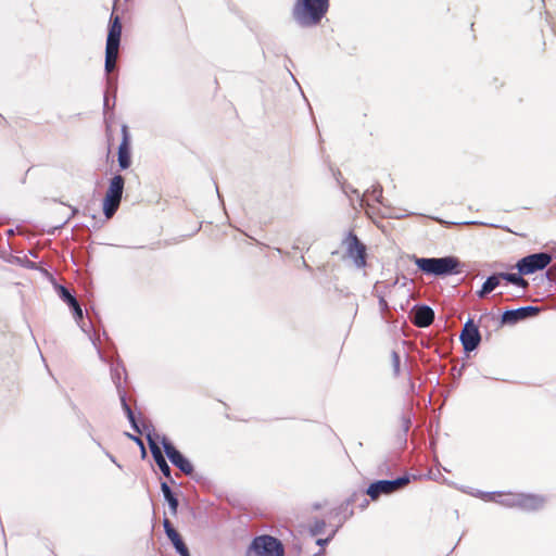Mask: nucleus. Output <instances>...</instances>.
Returning a JSON list of instances; mask_svg holds the SVG:
<instances>
[{
    "instance_id": "nucleus-4",
    "label": "nucleus",
    "mask_w": 556,
    "mask_h": 556,
    "mask_svg": "<svg viewBox=\"0 0 556 556\" xmlns=\"http://www.w3.org/2000/svg\"><path fill=\"white\" fill-rule=\"evenodd\" d=\"M124 190V179L121 175L114 176L108 188L105 198L103 200V212L104 215L110 218L113 216L122 200Z\"/></svg>"
},
{
    "instance_id": "nucleus-3",
    "label": "nucleus",
    "mask_w": 556,
    "mask_h": 556,
    "mask_svg": "<svg viewBox=\"0 0 556 556\" xmlns=\"http://www.w3.org/2000/svg\"><path fill=\"white\" fill-rule=\"evenodd\" d=\"M491 498L505 506H520L523 509H536L543 503V500L535 495H517L511 493H493Z\"/></svg>"
},
{
    "instance_id": "nucleus-25",
    "label": "nucleus",
    "mask_w": 556,
    "mask_h": 556,
    "mask_svg": "<svg viewBox=\"0 0 556 556\" xmlns=\"http://www.w3.org/2000/svg\"><path fill=\"white\" fill-rule=\"evenodd\" d=\"M71 307H72V309L74 312L75 317L80 319L83 317V311L80 308L79 303L77 302L76 305H73Z\"/></svg>"
},
{
    "instance_id": "nucleus-6",
    "label": "nucleus",
    "mask_w": 556,
    "mask_h": 556,
    "mask_svg": "<svg viewBox=\"0 0 556 556\" xmlns=\"http://www.w3.org/2000/svg\"><path fill=\"white\" fill-rule=\"evenodd\" d=\"M552 262L548 253H535L522 257L518 261L516 267L521 275H531L538 270L544 269Z\"/></svg>"
},
{
    "instance_id": "nucleus-13",
    "label": "nucleus",
    "mask_w": 556,
    "mask_h": 556,
    "mask_svg": "<svg viewBox=\"0 0 556 556\" xmlns=\"http://www.w3.org/2000/svg\"><path fill=\"white\" fill-rule=\"evenodd\" d=\"M149 446H150V451L152 453V456L156 463V465L159 466L160 470L162 471V473L169 478L170 476V468L168 466V464L166 463L162 452H161V448L159 447V445L149 437Z\"/></svg>"
},
{
    "instance_id": "nucleus-22",
    "label": "nucleus",
    "mask_w": 556,
    "mask_h": 556,
    "mask_svg": "<svg viewBox=\"0 0 556 556\" xmlns=\"http://www.w3.org/2000/svg\"><path fill=\"white\" fill-rule=\"evenodd\" d=\"M173 545L180 556H190L189 551L185 543L182 542L181 538H179L178 541H175Z\"/></svg>"
},
{
    "instance_id": "nucleus-2",
    "label": "nucleus",
    "mask_w": 556,
    "mask_h": 556,
    "mask_svg": "<svg viewBox=\"0 0 556 556\" xmlns=\"http://www.w3.org/2000/svg\"><path fill=\"white\" fill-rule=\"evenodd\" d=\"M415 265L427 275L446 276L460 273L459 261L455 256L445 257H416Z\"/></svg>"
},
{
    "instance_id": "nucleus-17",
    "label": "nucleus",
    "mask_w": 556,
    "mask_h": 556,
    "mask_svg": "<svg viewBox=\"0 0 556 556\" xmlns=\"http://www.w3.org/2000/svg\"><path fill=\"white\" fill-rule=\"evenodd\" d=\"M501 274L498 276L496 275H493V276H490L485 281L484 283L482 285V288L481 290L478 292V295L480 298H483L486 293L493 291L498 285H500V279H501Z\"/></svg>"
},
{
    "instance_id": "nucleus-18",
    "label": "nucleus",
    "mask_w": 556,
    "mask_h": 556,
    "mask_svg": "<svg viewBox=\"0 0 556 556\" xmlns=\"http://www.w3.org/2000/svg\"><path fill=\"white\" fill-rule=\"evenodd\" d=\"M118 55V48L106 47L105 48V71L112 72L115 67V63Z\"/></svg>"
},
{
    "instance_id": "nucleus-15",
    "label": "nucleus",
    "mask_w": 556,
    "mask_h": 556,
    "mask_svg": "<svg viewBox=\"0 0 556 556\" xmlns=\"http://www.w3.org/2000/svg\"><path fill=\"white\" fill-rule=\"evenodd\" d=\"M122 34V24L118 16L112 20V24L109 29L106 47L118 48Z\"/></svg>"
},
{
    "instance_id": "nucleus-14",
    "label": "nucleus",
    "mask_w": 556,
    "mask_h": 556,
    "mask_svg": "<svg viewBox=\"0 0 556 556\" xmlns=\"http://www.w3.org/2000/svg\"><path fill=\"white\" fill-rule=\"evenodd\" d=\"M123 131V140L118 148V164L121 168L126 169L130 165V155L128 152V134H127V126L122 127Z\"/></svg>"
},
{
    "instance_id": "nucleus-28",
    "label": "nucleus",
    "mask_w": 556,
    "mask_h": 556,
    "mask_svg": "<svg viewBox=\"0 0 556 556\" xmlns=\"http://www.w3.org/2000/svg\"><path fill=\"white\" fill-rule=\"evenodd\" d=\"M324 542H325V541H323V540H320V539H319V540H317V544H323Z\"/></svg>"
},
{
    "instance_id": "nucleus-19",
    "label": "nucleus",
    "mask_w": 556,
    "mask_h": 556,
    "mask_svg": "<svg viewBox=\"0 0 556 556\" xmlns=\"http://www.w3.org/2000/svg\"><path fill=\"white\" fill-rule=\"evenodd\" d=\"M501 277L504 280H506L517 287H520L522 289H526L528 286V282L521 277L520 273L519 274H501Z\"/></svg>"
},
{
    "instance_id": "nucleus-8",
    "label": "nucleus",
    "mask_w": 556,
    "mask_h": 556,
    "mask_svg": "<svg viewBox=\"0 0 556 556\" xmlns=\"http://www.w3.org/2000/svg\"><path fill=\"white\" fill-rule=\"evenodd\" d=\"M163 448L169 460L178 467L186 475H190L193 471V467L191 463L179 452L177 451L169 442L165 439L162 441Z\"/></svg>"
},
{
    "instance_id": "nucleus-7",
    "label": "nucleus",
    "mask_w": 556,
    "mask_h": 556,
    "mask_svg": "<svg viewBox=\"0 0 556 556\" xmlns=\"http://www.w3.org/2000/svg\"><path fill=\"white\" fill-rule=\"evenodd\" d=\"M407 477L397 478L395 480H380L369 485L367 494L371 498H377L380 494H389L400 489L408 482Z\"/></svg>"
},
{
    "instance_id": "nucleus-12",
    "label": "nucleus",
    "mask_w": 556,
    "mask_h": 556,
    "mask_svg": "<svg viewBox=\"0 0 556 556\" xmlns=\"http://www.w3.org/2000/svg\"><path fill=\"white\" fill-rule=\"evenodd\" d=\"M433 318L434 313L429 306H420L415 309L413 321L418 327H428Z\"/></svg>"
},
{
    "instance_id": "nucleus-5",
    "label": "nucleus",
    "mask_w": 556,
    "mask_h": 556,
    "mask_svg": "<svg viewBox=\"0 0 556 556\" xmlns=\"http://www.w3.org/2000/svg\"><path fill=\"white\" fill-rule=\"evenodd\" d=\"M250 553H254L255 556H283V547L277 539L261 535L252 541L248 556Z\"/></svg>"
},
{
    "instance_id": "nucleus-1",
    "label": "nucleus",
    "mask_w": 556,
    "mask_h": 556,
    "mask_svg": "<svg viewBox=\"0 0 556 556\" xmlns=\"http://www.w3.org/2000/svg\"><path fill=\"white\" fill-rule=\"evenodd\" d=\"M328 5V0H298L293 17L301 26L316 25L326 14Z\"/></svg>"
},
{
    "instance_id": "nucleus-23",
    "label": "nucleus",
    "mask_w": 556,
    "mask_h": 556,
    "mask_svg": "<svg viewBox=\"0 0 556 556\" xmlns=\"http://www.w3.org/2000/svg\"><path fill=\"white\" fill-rule=\"evenodd\" d=\"M166 535L172 541V543H174L175 541H178V539L180 538L179 534L177 533V531L174 528L173 529H168Z\"/></svg>"
},
{
    "instance_id": "nucleus-11",
    "label": "nucleus",
    "mask_w": 556,
    "mask_h": 556,
    "mask_svg": "<svg viewBox=\"0 0 556 556\" xmlns=\"http://www.w3.org/2000/svg\"><path fill=\"white\" fill-rule=\"evenodd\" d=\"M348 254L357 267L365 266V247L357 240L355 236H351L349 238Z\"/></svg>"
},
{
    "instance_id": "nucleus-16",
    "label": "nucleus",
    "mask_w": 556,
    "mask_h": 556,
    "mask_svg": "<svg viewBox=\"0 0 556 556\" xmlns=\"http://www.w3.org/2000/svg\"><path fill=\"white\" fill-rule=\"evenodd\" d=\"M161 490L164 495V498L167 501V503L169 505L172 514L175 515L177 513V508H178L177 498L173 495L172 490L166 482H163L161 484Z\"/></svg>"
},
{
    "instance_id": "nucleus-20",
    "label": "nucleus",
    "mask_w": 556,
    "mask_h": 556,
    "mask_svg": "<svg viewBox=\"0 0 556 556\" xmlns=\"http://www.w3.org/2000/svg\"><path fill=\"white\" fill-rule=\"evenodd\" d=\"M56 289H58V292H59L60 298H61L64 302H66L70 306L76 305V303H77L78 301L76 300V298H75L74 295H72V294L70 293V291H68L65 287H63V286H58V287H56Z\"/></svg>"
},
{
    "instance_id": "nucleus-9",
    "label": "nucleus",
    "mask_w": 556,
    "mask_h": 556,
    "mask_svg": "<svg viewBox=\"0 0 556 556\" xmlns=\"http://www.w3.org/2000/svg\"><path fill=\"white\" fill-rule=\"evenodd\" d=\"M480 340L481 338L477 326H475L472 320L469 319L465 324L464 329L460 333V341L464 346V350L467 352L473 351L479 345Z\"/></svg>"
},
{
    "instance_id": "nucleus-21",
    "label": "nucleus",
    "mask_w": 556,
    "mask_h": 556,
    "mask_svg": "<svg viewBox=\"0 0 556 556\" xmlns=\"http://www.w3.org/2000/svg\"><path fill=\"white\" fill-rule=\"evenodd\" d=\"M391 364H392L393 374L395 376H399L401 372V369H400L401 358H400V354L395 351H393L391 353Z\"/></svg>"
},
{
    "instance_id": "nucleus-24",
    "label": "nucleus",
    "mask_w": 556,
    "mask_h": 556,
    "mask_svg": "<svg viewBox=\"0 0 556 556\" xmlns=\"http://www.w3.org/2000/svg\"><path fill=\"white\" fill-rule=\"evenodd\" d=\"M124 407L126 409V413H127V416H128V419L129 421L134 425V427L136 428V430H138L136 424H135V417H134V414L130 409V407L124 402Z\"/></svg>"
},
{
    "instance_id": "nucleus-26",
    "label": "nucleus",
    "mask_w": 556,
    "mask_h": 556,
    "mask_svg": "<svg viewBox=\"0 0 556 556\" xmlns=\"http://www.w3.org/2000/svg\"><path fill=\"white\" fill-rule=\"evenodd\" d=\"M163 526L165 529V533H167L168 529H173V527L170 526V522L167 519H164Z\"/></svg>"
},
{
    "instance_id": "nucleus-27",
    "label": "nucleus",
    "mask_w": 556,
    "mask_h": 556,
    "mask_svg": "<svg viewBox=\"0 0 556 556\" xmlns=\"http://www.w3.org/2000/svg\"><path fill=\"white\" fill-rule=\"evenodd\" d=\"M131 439H134L138 444H140L142 446V442L140 439L136 438V437H130Z\"/></svg>"
},
{
    "instance_id": "nucleus-10",
    "label": "nucleus",
    "mask_w": 556,
    "mask_h": 556,
    "mask_svg": "<svg viewBox=\"0 0 556 556\" xmlns=\"http://www.w3.org/2000/svg\"><path fill=\"white\" fill-rule=\"evenodd\" d=\"M539 308L535 306H523L516 309L505 311L502 316L503 323L514 324L529 316L535 315Z\"/></svg>"
}]
</instances>
